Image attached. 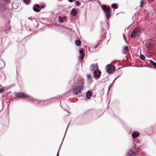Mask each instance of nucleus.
I'll use <instances>...</instances> for the list:
<instances>
[{
  "mask_svg": "<svg viewBox=\"0 0 156 156\" xmlns=\"http://www.w3.org/2000/svg\"><path fill=\"white\" fill-rule=\"evenodd\" d=\"M4 91V89L0 87V93H1L3 92Z\"/></svg>",
  "mask_w": 156,
  "mask_h": 156,
  "instance_id": "nucleus-25",
  "label": "nucleus"
},
{
  "mask_svg": "<svg viewBox=\"0 0 156 156\" xmlns=\"http://www.w3.org/2000/svg\"><path fill=\"white\" fill-rule=\"evenodd\" d=\"M140 34V29L139 27L135 28L133 31L131 35V37L133 38L136 37L137 36H139Z\"/></svg>",
  "mask_w": 156,
  "mask_h": 156,
  "instance_id": "nucleus-4",
  "label": "nucleus"
},
{
  "mask_svg": "<svg viewBox=\"0 0 156 156\" xmlns=\"http://www.w3.org/2000/svg\"><path fill=\"white\" fill-rule=\"evenodd\" d=\"M34 6L36 8H37L41 9V6L38 4H35L34 5Z\"/></svg>",
  "mask_w": 156,
  "mask_h": 156,
  "instance_id": "nucleus-23",
  "label": "nucleus"
},
{
  "mask_svg": "<svg viewBox=\"0 0 156 156\" xmlns=\"http://www.w3.org/2000/svg\"><path fill=\"white\" fill-rule=\"evenodd\" d=\"M80 4V3L78 1H76V5L77 6H79Z\"/></svg>",
  "mask_w": 156,
  "mask_h": 156,
  "instance_id": "nucleus-27",
  "label": "nucleus"
},
{
  "mask_svg": "<svg viewBox=\"0 0 156 156\" xmlns=\"http://www.w3.org/2000/svg\"><path fill=\"white\" fill-rule=\"evenodd\" d=\"M94 76L95 77L98 78L100 77L101 75V72L100 71H94Z\"/></svg>",
  "mask_w": 156,
  "mask_h": 156,
  "instance_id": "nucleus-9",
  "label": "nucleus"
},
{
  "mask_svg": "<svg viewBox=\"0 0 156 156\" xmlns=\"http://www.w3.org/2000/svg\"><path fill=\"white\" fill-rule=\"evenodd\" d=\"M98 45V44H97L95 47V48H96L97 47Z\"/></svg>",
  "mask_w": 156,
  "mask_h": 156,
  "instance_id": "nucleus-32",
  "label": "nucleus"
},
{
  "mask_svg": "<svg viewBox=\"0 0 156 156\" xmlns=\"http://www.w3.org/2000/svg\"><path fill=\"white\" fill-rule=\"evenodd\" d=\"M127 154L128 155L130 156H136V153L131 150H129Z\"/></svg>",
  "mask_w": 156,
  "mask_h": 156,
  "instance_id": "nucleus-8",
  "label": "nucleus"
},
{
  "mask_svg": "<svg viewBox=\"0 0 156 156\" xmlns=\"http://www.w3.org/2000/svg\"><path fill=\"white\" fill-rule=\"evenodd\" d=\"M107 72L109 73H112L115 71V66L112 65H109L107 66Z\"/></svg>",
  "mask_w": 156,
  "mask_h": 156,
  "instance_id": "nucleus-5",
  "label": "nucleus"
},
{
  "mask_svg": "<svg viewBox=\"0 0 156 156\" xmlns=\"http://www.w3.org/2000/svg\"><path fill=\"white\" fill-rule=\"evenodd\" d=\"M0 7H1V6H0Z\"/></svg>",
  "mask_w": 156,
  "mask_h": 156,
  "instance_id": "nucleus-34",
  "label": "nucleus"
},
{
  "mask_svg": "<svg viewBox=\"0 0 156 156\" xmlns=\"http://www.w3.org/2000/svg\"><path fill=\"white\" fill-rule=\"evenodd\" d=\"M150 62L151 63L153 66L156 68V62L152 60H151Z\"/></svg>",
  "mask_w": 156,
  "mask_h": 156,
  "instance_id": "nucleus-20",
  "label": "nucleus"
},
{
  "mask_svg": "<svg viewBox=\"0 0 156 156\" xmlns=\"http://www.w3.org/2000/svg\"><path fill=\"white\" fill-rule=\"evenodd\" d=\"M144 1H141V2H140V7H142L143 5L144 4Z\"/></svg>",
  "mask_w": 156,
  "mask_h": 156,
  "instance_id": "nucleus-24",
  "label": "nucleus"
},
{
  "mask_svg": "<svg viewBox=\"0 0 156 156\" xmlns=\"http://www.w3.org/2000/svg\"><path fill=\"white\" fill-rule=\"evenodd\" d=\"M56 156H59V151L58 152Z\"/></svg>",
  "mask_w": 156,
  "mask_h": 156,
  "instance_id": "nucleus-29",
  "label": "nucleus"
},
{
  "mask_svg": "<svg viewBox=\"0 0 156 156\" xmlns=\"http://www.w3.org/2000/svg\"><path fill=\"white\" fill-rule=\"evenodd\" d=\"M139 135V134L137 133H132V136L134 138H136V137H137Z\"/></svg>",
  "mask_w": 156,
  "mask_h": 156,
  "instance_id": "nucleus-15",
  "label": "nucleus"
},
{
  "mask_svg": "<svg viewBox=\"0 0 156 156\" xmlns=\"http://www.w3.org/2000/svg\"><path fill=\"white\" fill-rule=\"evenodd\" d=\"M69 2H73V1H69Z\"/></svg>",
  "mask_w": 156,
  "mask_h": 156,
  "instance_id": "nucleus-30",
  "label": "nucleus"
},
{
  "mask_svg": "<svg viewBox=\"0 0 156 156\" xmlns=\"http://www.w3.org/2000/svg\"><path fill=\"white\" fill-rule=\"evenodd\" d=\"M30 1H23V2L24 3L27 4L30 3Z\"/></svg>",
  "mask_w": 156,
  "mask_h": 156,
  "instance_id": "nucleus-26",
  "label": "nucleus"
},
{
  "mask_svg": "<svg viewBox=\"0 0 156 156\" xmlns=\"http://www.w3.org/2000/svg\"><path fill=\"white\" fill-rule=\"evenodd\" d=\"M80 59H83V58L84 56L85 55V53L84 52V50H80Z\"/></svg>",
  "mask_w": 156,
  "mask_h": 156,
  "instance_id": "nucleus-10",
  "label": "nucleus"
},
{
  "mask_svg": "<svg viewBox=\"0 0 156 156\" xmlns=\"http://www.w3.org/2000/svg\"><path fill=\"white\" fill-rule=\"evenodd\" d=\"M77 13V11L75 9L73 8L72 9V12H71L72 15L75 16H76Z\"/></svg>",
  "mask_w": 156,
  "mask_h": 156,
  "instance_id": "nucleus-11",
  "label": "nucleus"
},
{
  "mask_svg": "<svg viewBox=\"0 0 156 156\" xmlns=\"http://www.w3.org/2000/svg\"><path fill=\"white\" fill-rule=\"evenodd\" d=\"M87 79L92 80V76L90 74H87Z\"/></svg>",
  "mask_w": 156,
  "mask_h": 156,
  "instance_id": "nucleus-21",
  "label": "nucleus"
},
{
  "mask_svg": "<svg viewBox=\"0 0 156 156\" xmlns=\"http://www.w3.org/2000/svg\"><path fill=\"white\" fill-rule=\"evenodd\" d=\"M75 43L77 46H80L81 44V42L80 40H76Z\"/></svg>",
  "mask_w": 156,
  "mask_h": 156,
  "instance_id": "nucleus-14",
  "label": "nucleus"
},
{
  "mask_svg": "<svg viewBox=\"0 0 156 156\" xmlns=\"http://www.w3.org/2000/svg\"><path fill=\"white\" fill-rule=\"evenodd\" d=\"M98 69V65L96 64H93L90 66V70L92 71H97Z\"/></svg>",
  "mask_w": 156,
  "mask_h": 156,
  "instance_id": "nucleus-6",
  "label": "nucleus"
},
{
  "mask_svg": "<svg viewBox=\"0 0 156 156\" xmlns=\"http://www.w3.org/2000/svg\"><path fill=\"white\" fill-rule=\"evenodd\" d=\"M111 7L112 8L115 9H116L118 8V6L116 3H113L112 4Z\"/></svg>",
  "mask_w": 156,
  "mask_h": 156,
  "instance_id": "nucleus-18",
  "label": "nucleus"
},
{
  "mask_svg": "<svg viewBox=\"0 0 156 156\" xmlns=\"http://www.w3.org/2000/svg\"><path fill=\"white\" fill-rule=\"evenodd\" d=\"M45 5H41V7L42 9H43L45 7Z\"/></svg>",
  "mask_w": 156,
  "mask_h": 156,
  "instance_id": "nucleus-28",
  "label": "nucleus"
},
{
  "mask_svg": "<svg viewBox=\"0 0 156 156\" xmlns=\"http://www.w3.org/2000/svg\"><path fill=\"white\" fill-rule=\"evenodd\" d=\"M147 47L149 49H151L153 46V42L152 41H150L147 43L146 44Z\"/></svg>",
  "mask_w": 156,
  "mask_h": 156,
  "instance_id": "nucleus-7",
  "label": "nucleus"
},
{
  "mask_svg": "<svg viewBox=\"0 0 156 156\" xmlns=\"http://www.w3.org/2000/svg\"><path fill=\"white\" fill-rule=\"evenodd\" d=\"M16 96L19 98H27L31 100L32 99L30 96L23 92H19L16 94Z\"/></svg>",
  "mask_w": 156,
  "mask_h": 156,
  "instance_id": "nucleus-3",
  "label": "nucleus"
},
{
  "mask_svg": "<svg viewBox=\"0 0 156 156\" xmlns=\"http://www.w3.org/2000/svg\"><path fill=\"white\" fill-rule=\"evenodd\" d=\"M139 149V147H137V148H136V150H138Z\"/></svg>",
  "mask_w": 156,
  "mask_h": 156,
  "instance_id": "nucleus-31",
  "label": "nucleus"
},
{
  "mask_svg": "<svg viewBox=\"0 0 156 156\" xmlns=\"http://www.w3.org/2000/svg\"><path fill=\"white\" fill-rule=\"evenodd\" d=\"M140 58L143 60H144L145 58V56L143 55H141Z\"/></svg>",
  "mask_w": 156,
  "mask_h": 156,
  "instance_id": "nucleus-22",
  "label": "nucleus"
},
{
  "mask_svg": "<svg viewBox=\"0 0 156 156\" xmlns=\"http://www.w3.org/2000/svg\"><path fill=\"white\" fill-rule=\"evenodd\" d=\"M92 96V94L90 91H88L87 93L86 97L87 99H90V96Z\"/></svg>",
  "mask_w": 156,
  "mask_h": 156,
  "instance_id": "nucleus-13",
  "label": "nucleus"
},
{
  "mask_svg": "<svg viewBox=\"0 0 156 156\" xmlns=\"http://www.w3.org/2000/svg\"><path fill=\"white\" fill-rule=\"evenodd\" d=\"M128 50V47L127 46H125L123 48V52L124 53H126Z\"/></svg>",
  "mask_w": 156,
  "mask_h": 156,
  "instance_id": "nucleus-17",
  "label": "nucleus"
},
{
  "mask_svg": "<svg viewBox=\"0 0 156 156\" xmlns=\"http://www.w3.org/2000/svg\"><path fill=\"white\" fill-rule=\"evenodd\" d=\"M123 36L124 38H125V36L124 34H123Z\"/></svg>",
  "mask_w": 156,
  "mask_h": 156,
  "instance_id": "nucleus-33",
  "label": "nucleus"
},
{
  "mask_svg": "<svg viewBox=\"0 0 156 156\" xmlns=\"http://www.w3.org/2000/svg\"><path fill=\"white\" fill-rule=\"evenodd\" d=\"M102 9L105 12L106 18L108 19L111 16L112 12L111 8L109 6H107L105 5H103L102 6Z\"/></svg>",
  "mask_w": 156,
  "mask_h": 156,
  "instance_id": "nucleus-1",
  "label": "nucleus"
},
{
  "mask_svg": "<svg viewBox=\"0 0 156 156\" xmlns=\"http://www.w3.org/2000/svg\"><path fill=\"white\" fill-rule=\"evenodd\" d=\"M59 22L61 23H62L66 20V16H64L63 17L59 16Z\"/></svg>",
  "mask_w": 156,
  "mask_h": 156,
  "instance_id": "nucleus-12",
  "label": "nucleus"
},
{
  "mask_svg": "<svg viewBox=\"0 0 156 156\" xmlns=\"http://www.w3.org/2000/svg\"><path fill=\"white\" fill-rule=\"evenodd\" d=\"M83 84L84 83L83 82L80 86H76L73 90V93L75 94L80 93L81 90H83Z\"/></svg>",
  "mask_w": 156,
  "mask_h": 156,
  "instance_id": "nucleus-2",
  "label": "nucleus"
},
{
  "mask_svg": "<svg viewBox=\"0 0 156 156\" xmlns=\"http://www.w3.org/2000/svg\"><path fill=\"white\" fill-rule=\"evenodd\" d=\"M5 66V64L4 62L2 60H0V69L3 68Z\"/></svg>",
  "mask_w": 156,
  "mask_h": 156,
  "instance_id": "nucleus-16",
  "label": "nucleus"
},
{
  "mask_svg": "<svg viewBox=\"0 0 156 156\" xmlns=\"http://www.w3.org/2000/svg\"><path fill=\"white\" fill-rule=\"evenodd\" d=\"M33 10L34 11H35L36 12H39L41 10L40 9H39L37 8H36L34 6V7H33Z\"/></svg>",
  "mask_w": 156,
  "mask_h": 156,
  "instance_id": "nucleus-19",
  "label": "nucleus"
}]
</instances>
